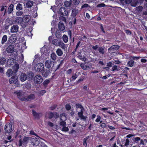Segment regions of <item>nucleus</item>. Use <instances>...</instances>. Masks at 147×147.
Wrapping results in <instances>:
<instances>
[{
    "mask_svg": "<svg viewBox=\"0 0 147 147\" xmlns=\"http://www.w3.org/2000/svg\"><path fill=\"white\" fill-rule=\"evenodd\" d=\"M51 57L53 60L55 61L56 59L57 56L55 53H53L51 54Z\"/></svg>",
    "mask_w": 147,
    "mask_h": 147,
    "instance_id": "39",
    "label": "nucleus"
},
{
    "mask_svg": "<svg viewBox=\"0 0 147 147\" xmlns=\"http://www.w3.org/2000/svg\"><path fill=\"white\" fill-rule=\"evenodd\" d=\"M57 107V105L56 104H54L51 106L49 107V109L51 111H53Z\"/></svg>",
    "mask_w": 147,
    "mask_h": 147,
    "instance_id": "42",
    "label": "nucleus"
},
{
    "mask_svg": "<svg viewBox=\"0 0 147 147\" xmlns=\"http://www.w3.org/2000/svg\"><path fill=\"white\" fill-rule=\"evenodd\" d=\"M78 12V10L76 8H74L72 9L71 11V17H75L76 15Z\"/></svg>",
    "mask_w": 147,
    "mask_h": 147,
    "instance_id": "18",
    "label": "nucleus"
},
{
    "mask_svg": "<svg viewBox=\"0 0 147 147\" xmlns=\"http://www.w3.org/2000/svg\"><path fill=\"white\" fill-rule=\"evenodd\" d=\"M13 73V72L12 70L11 69H8L7 71L6 75L8 77H10L12 75Z\"/></svg>",
    "mask_w": 147,
    "mask_h": 147,
    "instance_id": "29",
    "label": "nucleus"
},
{
    "mask_svg": "<svg viewBox=\"0 0 147 147\" xmlns=\"http://www.w3.org/2000/svg\"><path fill=\"white\" fill-rule=\"evenodd\" d=\"M23 19V22L25 23H28L29 21V18L27 16H24Z\"/></svg>",
    "mask_w": 147,
    "mask_h": 147,
    "instance_id": "40",
    "label": "nucleus"
},
{
    "mask_svg": "<svg viewBox=\"0 0 147 147\" xmlns=\"http://www.w3.org/2000/svg\"><path fill=\"white\" fill-rule=\"evenodd\" d=\"M22 5L20 3H18L16 6V9L17 10H21L22 9Z\"/></svg>",
    "mask_w": 147,
    "mask_h": 147,
    "instance_id": "41",
    "label": "nucleus"
},
{
    "mask_svg": "<svg viewBox=\"0 0 147 147\" xmlns=\"http://www.w3.org/2000/svg\"><path fill=\"white\" fill-rule=\"evenodd\" d=\"M129 139H126L125 140V146H128L129 144Z\"/></svg>",
    "mask_w": 147,
    "mask_h": 147,
    "instance_id": "62",
    "label": "nucleus"
},
{
    "mask_svg": "<svg viewBox=\"0 0 147 147\" xmlns=\"http://www.w3.org/2000/svg\"><path fill=\"white\" fill-rule=\"evenodd\" d=\"M50 71L49 70L46 69L43 70L41 72L42 76L45 78H46L49 75Z\"/></svg>",
    "mask_w": 147,
    "mask_h": 147,
    "instance_id": "22",
    "label": "nucleus"
},
{
    "mask_svg": "<svg viewBox=\"0 0 147 147\" xmlns=\"http://www.w3.org/2000/svg\"><path fill=\"white\" fill-rule=\"evenodd\" d=\"M18 77L16 74H13V76L9 80L10 84H16L18 81Z\"/></svg>",
    "mask_w": 147,
    "mask_h": 147,
    "instance_id": "5",
    "label": "nucleus"
},
{
    "mask_svg": "<svg viewBox=\"0 0 147 147\" xmlns=\"http://www.w3.org/2000/svg\"><path fill=\"white\" fill-rule=\"evenodd\" d=\"M34 4L33 1H28L26 4V6L27 8H30Z\"/></svg>",
    "mask_w": 147,
    "mask_h": 147,
    "instance_id": "21",
    "label": "nucleus"
},
{
    "mask_svg": "<svg viewBox=\"0 0 147 147\" xmlns=\"http://www.w3.org/2000/svg\"><path fill=\"white\" fill-rule=\"evenodd\" d=\"M17 38L15 35L12 34L8 38V41L11 44L14 43L16 41Z\"/></svg>",
    "mask_w": 147,
    "mask_h": 147,
    "instance_id": "8",
    "label": "nucleus"
},
{
    "mask_svg": "<svg viewBox=\"0 0 147 147\" xmlns=\"http://www.w3.org/2000/svg\"><path fill=\"white\" fill-rule=\"evenodd\" d=\"M108 52L109 53H111V55H115L114 54H115V55L117 54L113 47V46L108 49Z\"/></svg>",
    "mask_w": 147,
    "mask_h": 147,
    "instance_id": "20",
    "label": "nucleus"
},
{
    "mask_svg": "<svg viewBox=\"0 0 147 147\" xmlns=\"http://www.w3.org/2000/svg\"><path fill=\"white\" fill-rule=\"evenodd\" d=\"M15 50V46L12 44L7 45L5 50V51L8 53H13Z\"/></svg>",
    "mask_w": 147,
    "mask_h": 147,
    "instance_id": "3",
    "label": "nucleus"
},
{
    "mask_svg": "<svg viewBox=\"0 0 147 147\" xmlns=\"http://www.w3.org/2000/svg\"><path fill=\"white\" fill-rule=\"evenodd\" d=\"M69 128L67 127L64 126L63 127L62 131H63L66 132L68 131Z\"/></svg>",
    "mask_w": 147,
    "mask_h": 147,
    "instance_id": "53",
    "label": "nucleus"
},
{
    "mask_svg": "<svg viewBox=\"0 0 147 147\" xmlns=\"http://www.w3.org/2000/svg\"><path fill=\"white\" fill-rule=\"evenodd\" d=\"M81 67L84 70L88 69L92 67V65H80Z\"/></svg>",
    "mask_w": 147,
    "mask_h": 147,
    "instance_id": "24",
    "label": "nucleus"
},
{
    "mask_svg": "<svg viewBox=\"0 0 147 147\" xmlns=\"http://www.w3.org/2000/svg\"><path fill=\"white\" fill-rule=\"evenodd\" d=\"M100 127L102 128H106L107 126L105 123H101L100 125Z\"/></svg>",
    "mask_w": 147,
    "mask_h": 147,
    "instance_id": "57",
    "label": "nucleus"
},
{
    "mask_svg": "<svg viewBox=\"0 0 147 147\" xmlns=\"http://www.w3.org/2000/svg\"><path fill=\"white\" fill-rule=\"evenodd\" d=\"M72 3L71 2L66 1H65L64 3V4L65 6L66 7H69L71 5Z\"/></svg>",
    "mask_w": 147,
    "mask_h": 147,
    "instance_id": "36",
    "label": "nucleus"
},
{
    "mask_svg": "<svg viewBox=\"0 0 147 147\" xmlns=\"http://www.w3.org/2000/svg\"><path fill=\"white\" fill-rule=\"evenodd\" d=\"M90 138V136H86V137L84 138L83 139V145L85 147H86L87 146V142L88 141V140Z\"/></svg>",
    "mask_w": 147,
    "mask_h": 147,
    "instance_id": "23",
    "label": "nucleus"
},
{
    "mask_svg": "<svg viewBox=\"0 0 147 147\" xmlns=\"http://www.w3.org/2000/svg\"><path fill=\"white\" fill-rule=\"evenodd\" d=\"M77 77L78 76L76 74H74L72 76V78L73 79V80H75Z\"/></svg>",
    "mask_w": 147,
    "mask_h": 147,
    "instance_id": "63",
    "label": "nucleus"
},
{
    "mask_svg": "<svg viewBox=\"0 0 147 147\" xmlns=\"http://www.w3.org/2000/svg\"><path fill=\"white\" fill-rule=\"evenodd\" d=\"M56 53L59 56L62 55L63 54V52L62 50L60 49H58L56 51Z\"/></svg>",
    "mask_w": 147,
    "mask_h": 147,
    "instance_id": "34",
    "label": "nucleus"
},
{
    "mask_svg": "<svg viewBox=\"0 0 147 147\" xmlns=\"http://www.w3.org/2000/svg\"><path fill=\"white\" fill-rule=\"evenodd\" d=\"M19 65H14L13 66V74H16V73L19 68Z\"/></svg>",
    "mask_w": 147,
    "mask_h": 147,
    "instance_id": "25",
    "label": "nucleus"
},
{
    "mask_svg": "<svg viewBox=\"0 0 147 147\" xmlns=\"http://www.w3.org/2000/svg\"><path fill=\"white\" fill-rule=\"evenodd\" d=\"M71 22L74 24H75L76 22V19L75 17H71Z\"/></svg>",
    "mask_w": 147,
    "mask_h": 147,
    "instance_id": "52",
    "label": "nucleus"
},
{
    "mask_svg": "<svg viewBox=\"0 0 147 147\" xmlns=\"http://www.w3.org/2000/svg\"><path fill=\"white\" fill-rule=\"evenodd\" d=\"M105 5L104 3H102L99 4L98 5L97 7H104Z\"/></svg>",
    "mask_w": 147,
    "mask_h": 147,
    "instance_id": "60",
    "label": "nucleus"
},
{
    "mask_svg": "<svg viewBox=\"0 0 147 147\" xmlns=\"http://www.w3.org/2000/svg\"><path fill=\"white\" fill-rule=\"evenodd\" d=\"M35 98V95L34 94H31L29 95L27 98L28 101L34 100Z\"/></svg>",
    "mask_w": 147,
    "mask_h": 147,
    "instance_id": "28",
    "label": "nucleus"
},
{
    "mask_svg": "<svg viewBox=\"0 0 147 147\" xmlns=\"http://www.w3.org/2000/svg\"><path fill=\"white\" fill-rule=\"evenodd\" d=\"M101 119V117L99 115L97 116V118L95 120V121L96 122H98L100 121Z\"/></svg>",
    "mask_w": 147,
    "mask_h": 147,
    "instance_id": "50",
    "label": "nucleus"
},
{
    "mask_svg": "<svg viewBox=\"0 0 147 147\" xmlns=\"http://www.w3.org/2000/svg\"><path fill=\"white\" fill-rule=\"evenodd\" d=\"M47 118L51 119L53 117L55 119H57L59 117V114L57 112H49L47 113Z\"/></svg>",
    "mask_w": 147,
    "mask_h": 147,
    "instance_id": "2",
    "label": "nucleus"
},
{
    "mask_svg": "<svg viewBox=\"0 0 147 147\" xmlns=\"http://www.w3.org/2000/svg\"><path fill=\"white\" fill-rule=\"evenodd\" d=\"M89 6V5L88 4L85 3L82 6L81 8L82 9L84 8H87Z\"/></svg>",
    "mask_w": 147,
    "mask_h": 147,
    "instance_id": "61",
    "label": "nucleus"
},
{
    "mask_svg": "<svg viewBox=\"0 0 147 147\" xmlns=\"http://www.w3.org/2000/svg\"><path fill=\"white\" fill-rule=\"evenodd\" d=\"M23 13V12L22 11H18L16 13V15L17 16H21Z\"/></svg>",
    "mask_w": 147,
    "mask_h": 147,
    "instance_id": "54",
    "label": "nucleus"
},
{
    "mask_svg": "<svg viewBox=\"0 0 147 147\" xmlns=\"http://www.w3.org/2000/svg\"><path fill=\"white\" fill-rule=\"evenodd\" d=\"M20 100L23 101H28V100H27V98H25L24 97H21L20 98Z\"/></svg>",
    "mask_w": 147,
    "mask_h": 147,
    "instance_id": "58",
    "label": "nucleus"
},
{
    "mask_svg": "<svg viewBox=\"0 0 147 147\" xmlns=\"http://www.w3.org/2000/svg\"><path fill=\"white\" fill-rule=\"evenodd\" d=\"M57 40L56 39H54L52 41V43L53 44L55 45H57Z\"/></svg>",
    "mask_w": 147,
    "mask_h": 147,
    "instance_id": "56",
    "label": "nucleus"
},
{
    "mask_svg": "<svg viewBox=\"0 0 147 147\" xmlns=\"http://www.w3.org/2000/svg\"><path fill=\"white\" fill-rule=\"evenodd\" d=\"M59 125L62 126L63 127L66 126V122L64 121H62L59 123Z\"/></svg>",
    "mask_w": 147,
    "mask_h": 147,
    "instance_id": "44",
    "label": "nucleus"
},
{
    "mask_svg": "<svg viewBox=\"0 0 147 147\" xmlns=\"http://www.w3.org/2000/svg\"><path fill=\"white\" fill-rule=\"evenodd\" d=\"M16 20L17 22H18L20 24H22V22H23V18L20 17H17L16 18Z\"/></svg>",
    "mask_w": 147,
    "mask_h": 147,
    "instance_id": "32",
    "label": "nucleus"
},
{
    "mask_svg": "<svg viewBox=\"0 0 147 147\" xmlns=\"http://www.w3.org/2000/svg\"><path fill=\"white\" fill-rule=\"evenodd\" d=\"M14 7V5L11 4L9 7L8 9L7 12L9 14H10L12 12Z\"/></svg>",
    "mask_w": 147,
    "mask_h": 147,
    "instance_id": "26",
    "label": "nucleus"
},
{
    "mask_svg": "<svg viewBox=\"0 0 147 147\" xmlns=\"http://www.w3.org/2000/svg\"><path fill=\"white\" fill-rule=\"evenodd\" d=\"M19 26L17 25H13L10 29V32L11 33H16L18 31Z\"/></svg>",
    "mask_w": 147,
    "mask_h": 147,
    "instance_id": "10",
    "label": "nucleus"
},
{
    "mask_svg": "<svg viewBox=\"0 0 147 147\" xmlns=\"http://www.w3.org/2000/svg\"><path fill=\"white\" fill-rule=\"evenodd\" d=\"M22 57L20 58L18 60L17 62L16 59L13 58H9L7 60V64H19L22 63L24 60V57L23 55Z\"/></svg>",
    "mask_w": 147,
    "mask_h": 147,
    "instance_id": "1",
    "label": "nucleus"
},
{
    "mask_svg": "<svg viewBox=\"0 0 147 147\" xmlns=\"http://www.w3.org/2000/svg\"><path fill=\"white\" fill-rule=\"evenodd\" d=\"M13 23L12 21H11L10 22H9L7 23L4 26V29L5 30H7L8 29L9 27L11 25L13 24Z\"/></svg>",
    "mask_w": 147,
    "mask_h": 147,
    "instance_id": "31",
    "label": "nucleus"
},
{
    "mask_svg": "<svg viewBox=\"0 0 147 147\" xmlns=\"http://www.w3.org/2000/svg\"><path fill=\"white\" fill-rule=\"evenodd\" d=\"M58 29L61 31L63 32L65 31V26L64 24L62 22L60 21L59 23Z\"/></svg>",
    "mask_w": 147,
    "mask_h": 147,
    "instance_id": "11",
    "label": "nucleus"
},
{
    "mask_svg": "<svg viewBox=\"0 0 147 147\" xmlns=\"http://www.w3.org/2000/svg\"><path fill=\"white\" fill-rule=\"evenodd\" d=\"M30 134L31 135H34L37 137H38V135L32 130H31L30 132Z\"/></svg>",
    "mask_w": 147,
    "mask_h": 147,
    "instance_id": "55",
    "label": "nucleus"
},
{
    "mask_svg": "<svg viewBox=\"0 0 147 147\" xmlns=\"http://www.w3.org/2000/svg\"><path fill=\"white\" fill-rule=\"evenodd\" d=\"M6 61L5 57H2L0 58V64H4Z\"/></svg>",
    "mask_w": 147,
    "mask_h": 147,
    "instance_id": "37",
    "label": "nucleus"
},
{
    "mask_svg": "<svg viewBox=\"0 0 147 147\" xmlns=\"http://www.w3.org/2000/svg\"><path fill=\"white\" fill-rule=\"evenodd\" d=\"M34 81L36 84H39L42 82L43 78L41 76L37 75L35 76Z\"/></svg>",
    "mask_w": 147,
    "mask_h": 147,
    "instance_id": "7",
    "label": "nucleus"
},
{
    "mask_svg": "<svg viewBox=\"0 0 147 147\" xmlns=\"http://www.w3.org/2000/svg\"><path fill=\"white\" fill-rule=\"evenodd\" d=\"M78 117L80 118L81 119H83L84 120H86V117L83 115V114L79 112L78 113Z\"/></svg>",
    "mask_w": 147,
    "mask_h": 147,
    "instance_id": "33",
    "label": "nucleus"
},
{
    "mask_svg": "<svg viewBox=\"0 0 147 147\" xmlns=\"http://www.w3.org/2000/svg\"><path fill=\"white\" fill-rule=\"evenodd\" d=\"M58 13L63 16H67L68 13L67 11L66 10V8L63 7H61L60 8Z\"/></svg>",
    "mask_w": 147,
    "mask_h": 147,
    "instance_id": "4",
    "label": "nucleus"
},
{
    "mask_svg": "<svg viewBox=\"0 0 147 147\" xmlns=\"http://www.w3.org/2000/svg\"><path fill=\"white\" fill-rule=\"evenodd\" d=\"M32 113L33 116L35 119H39L40 115L41 116L42 115L41 113H36L34 109L32 110Z\"/></svg>",
    "mask_w": 147,
    "mask_h": 147,
    "instance_id": "13",
    "label": "nucleus"
},
{
    "mask_svg": "<svg viewBox=\"0 0 147 147\" xmlns=\"http://www.w3.org/2000/svg\"><path fill=\"white\" fill-rule=\"evenodd\" d=\"M35 57V58L33 61L32 64H43V63L40 62V58L37 57L36 55Z\"/></svg>",
    "mask_w": 147,
    "mask_h": 147,
    "instance_id": "15",
    "label": "nucleus"
},
{
    "mask_svg": "<svg viewBox=\"0 0 147 147\" xmlns=\"http://www.w3.org/2000/svg\"><path fill=\"white\" fill-rule=\"evenodd\" d=\"M28 80L29 81H31L33 79L34 77V74L32 71H30L28 73Z\"/></svg>",
    "mask_w": 147,
    "mask_h": 147,
    "instance_id": "19",
    "label": "nucleus"
},
{
    "mask_svg": "<svg viewBox=\"0 0 147 147\" xmlns=\"http://www.w3.org/2000/svg\"><path fill=\"white\" fill-rule=\"evenodd\" d=\"M65 108L66 110L69 111L71 109V106L69 104H67L65 105Z\"/></svg>",
    "mask_w": 147,
    "mask_h": 147,
    "instance_id": "47",
    "label": "nucleus"
},
{
    "mask_svg": "<svg viewBox=\"0 0 147 147\" xmlns=\"http://www.w3.org/2000/svg\"><path fill=\"white\" fill-rule=\"evenodd\" d=\"M63 40L65 43H67L68 41V38L67 36L64 34L63 36Z\"/></svg>",
    "mask_w": 147,
    "mask_h": 147,
    "instance_id": "38",
    "label": "nucleus"
},
{
    "mask_svg": "<svg viewBox=\"0 0 147 147\" xmlns=\"http://www.w3.org/2000/svg\"><path fill=\"white\" fill-rule=\"evenodd\" d=\"M45 64H51V62L49 60H45Z\"/></svg>",
    "mask_w": 147,
    "mask_h": 147,
    "instance_id": "64",
    "label": "nucleus"
},
{
    "mask_svg": "<svg viewBox=\"0 0 147 147\" xmlns=\"http://www.w3.org/2000/svg\"><path fill=\"white\" fill-rule=\"evenodd\" d=\"M134 141L136 143H138L140 140V138L139 137H136L133 139Z\"/></svg>",
    "mask_w": 147,
    "mask_h": 147,
    "instance_id": "43",
    "label": "nucleus"
},
{
    "mask_svg": "<svg viewBox=\"0 0 147 147\" xmlns=\"http://www.w3.org/2000/svg\"><path fill=\"white\" fill-rule=\"evenodd\" d=\"M98 51L100 54H104L105 53L104 47H99L98 49Z\"/></svg>",
    "mask_w": 147,
    "mask_h": 147,
    "instance_id": "35",
    "label": "nucleus"
},
{
    "mask_svg": "<svg viewBox=\"0 0 147 147\" xmlns=\"http://www.w3.org/2000/svg\"><path fill=\"white\" fill-rule=\"evenodd\" d=\"M50 81L49 80L47 79L45 80L43 82V85L44 86H46L49 83Z\"/></svg>",
    "mask_w": 147,
    "mask_h": 147,
    "instance_id": "46",
    "label": "nucleus"
},
{
    "mask_svg": "<svg viewBox=\"0 0 147 147\" xmlns=\"http://www.w3.org/2000/svg\"><path fill=\"white\" fill-rule=\"evenodd\" d=\"M5 130L6 133H10L12 130V125L9 123H7L5 126Z\"/></svg>",
    "mask_w": 147,
    "mask_h": 147,
    "instance_id": "6",
    "label": "nucleus"
},
{
    "mask_svg": "<svg viewBox=\"0 0 147 147\" xmlns=\"http://www.w3.org/2000/svg\"><path fill=\"white\" fill-rule=\"evenodd\" d=\"M140 58L139 57H130V60L127 63L128 65L134 64V60H137L139 59Z\"/></svg>",
    "mask_w": 147,
    "mask_h": 147,
    "instance_id": "12",
    "label": "nucleus"
},
{
    "mask_svg": "<svg viewBox=\"0 0 147 147\" xmlns=\"http://www.w3.org/2000/svg\"><path fill=\"white\" fill-rule=\"evenodd\" d=\"M47 124L48 125L51 127H53L54 126L53 123L50 121L48 122Z\"/></svg>",
    "mask_w": 147,
    "mask_h": 147,
    "instance_id": "59",
    "label": "nucleus"
},
{
    "mask_svg": "<svg viewBox=\"0 0 147 147\" xmlns=\"http://www.w3.org/2000/svg\"><path fill=\"white\" fill-rule=\"evenodd\" d=\"M35 67H37V71L38 72H42L44 70V65H34Z\"/></svg>",
    "mask_w": 147,
    "mask_h": 147,
    "instance_id": "17",
    "label": "nucleus"
},
{
    "mask_svg": "<svg viewBox=\"0 0 147 147\" xmlns=\"http://www.w3.org/2000/svg\"><path fill=\"white\" fill-rule=\"evenodd\" d=\"M61 47V48L64 50H65L66 48L65 45L63 42H62L60 43L59 45Z\"/></svg>",
    "mask_w": 147,
    "mask_h": 147,
    "instance_id": "48",
    "label": "nucleus"
},
{
    "mask_svg": "<svg viewBox=\"0 0 147 147\" xmlns=\"http://www.w3.org/2000/svg\"><path fill=\"white\" fill-rule=\"evenodd\" d=\"M31 143L32 144L33 146H37L39 144V142L36 138H32L31 140Z\"/></svg>",
    "mask_w": 147,
    "mask_h": 147,
    "instance_id": "16",
    "label": "nucleus"
},
{
    "mask_svg": "<svg viewBox=\"0 0 147 147\" xmlns=\"http://www.w3.org/2000/svg\"><path fill=\"white\" fill-rule=\"evenodd\" d=\"M74 3L75 5H78L80 3V0H73Z\"/></svg>",
    "mask_w": 147,
    "mask_h": 147,
    "instance_id": "45",
    "label": "nucleus"
},
{
    "mask_svg": "<svg viewBox=\"0 0 147 147\" xmlns=\"http://www.w3.org/2000/svg\"><path fill=\"white\" fill-rule=\"evenodd\" d=\"M76 107L77 108H80L81 109L84 108L82 105L79 103H77L76 104Z\"/></svg>",
    "mask_w": 147,
    "mask_h": 147,
    "instance_id": "49",
    "label": "nucleus"
},
{
    "mask_svg": "<svg viewBox=\"0 0 147 147\" xmlns=\"http://www.w3.org/2000/svg\"><path fill=\"white\" fill-rule=\"evenodd\" d=\"M29 138L28 137H24L23 139V141H22L21 139H20L19 140V146H22L23 143H28V141L29 140Z\"/></svg>",
    "mask_w": 147,
    "mask_h": 147,
    "instance_id": "9",
    "label": "nucleus"
},
{
    "mask_svg": "<svg viewBox=\"0 0 147 147\" xmlns=\"http://www.w3.org/2000/svg\"><path fill=\"white\" fill-rule=\"evenodd\" d=\"M7 38V36L6 35H4L2 38L1 40V44L3 45L4 44L6 41Z\"/></svg>",
    "mask_w": 147,
    "mask_h": 147,
    "instance_id": "30",
    "label": "nucleus"
},
{
    "mask_svg": "<svg viewBox=\"0 0 147 147\" xmlns=\"http://www.w3.org/2000/svg\"><path fill=\"white\" fill-rule=\"evenodd\" d=\"M55 35L56 37L59 39H61V38L62 35L58 29L56 31Z\"/></svg>",
    "mask_w": 147,
    "mask_h": 147,
    "instance_id": "27",
    "label": "nucleus"
},
{
    "mask_svg": "<svg viewBox=\"0 0 147 147\" xmlns=\"http://www.w3.org/2000/svg\"><path fill=\"white\" fill-rule=\"evenodd\" d=\"M20 80L22 82L25 81L28 78V75L25 73H22L20 76Z\"/></svg>",
    "mask_w": 147,
    "mask_h": 147,
    "instance_id": "14",
    "label": "nucleus"
},
{
    "mask_svg": "<svg viewBox=\"0 0 147 147\" xmlns=\"http://www.w3.org/2000/svg\"><path fill=\"white\" fill-rule=\"evenodd\" d=\"M113 47L115 51L118 49L119 48V46L117 45H115L113 46Z\"/></svg>",
    "mask_w": 147,
    "mask_h": 147,
    "instance_id": "51",
    "label": "nucleus"
}]
</instances>
